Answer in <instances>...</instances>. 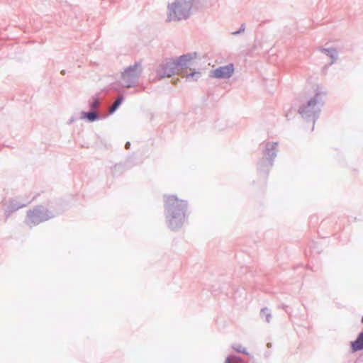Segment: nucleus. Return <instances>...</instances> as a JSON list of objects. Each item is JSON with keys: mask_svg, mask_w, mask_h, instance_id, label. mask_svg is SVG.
<instances>
[{"mask_svg": "<svg viewBox=\"0 0 363 363\" xmlns=\"http://www.w3.org/2000/svg\"><path fill=\"white\" fill-rule=\"evenodd\" d=\"M196 58V54H189L181 56L176 60H171L161 66L157 70L160 79L169 77L174 74H179L180 69L186 67L190 62Z\"/></svg>", "mask_w": 363, "mask_h": 363, "instance_id": "f257e3e1", "label": "nucleus"}, {"mask_svg": "<svg viewBox=\"0 0 363 363\" xmlns=\"http://www.w3.org/2000/svg\"><path fill=\"white\" fill-rule=\"evenodd\" d=\"M167 203L170 208L172 216L169 218V223L172 228H176L182 223L184 219V213H179L178 216H174L177 209H184L186 204L183 201H179L175 196H169L167 199Z\"/></svg>", "mask_w": 363, "mask_h": 363, "instance_id": "f03ea898", "label": "nucleus"}, {"mask_svg": "<svg viewBox=\"0 0 363 363\" xmlns=\"http://www.w3.org/2000/svg\"><path fill=\"white\" fill-rule=\"evenodd\" d=\"M170 20H180L189 16V6L180 0L172 3L169 6Z\"/></svg>", "mask_w": 363, "mask_h": 363, "instance_id": "7ed1b4c3", "label": "nucleus"}, {"mask_svg": "<svg viewBox=\"0 0 363 363\" xmlns=\"http://www.w3.org/2000/svg\"><path fill=\"white\" fill-rule=\"evenodd\" d=\"M234 71L233 64H229L212 70L209 76L211 78L228 79L233 76Z\"/></svg>", "mask_w": 363, "mask_h": 363, "instance_id": "20e7f679", "label": "nucleus"}, {"mask_svg": "<svg viewBox=\"0 0 363 363\" xmlns=\"http://www.w3.org/2000/svg\"><path fill=\"white\" fill-rule=\"evenodd\" d=\"M140 65L135 64L133 66L126 69L123 73L122 77L123 79H129L130 78L137 77L140 73Z\"/></svg>", "mask_w": 363, "mask_h": 363, "instance_id": "39448f33", "label": "nucleus"}, {"mask_svg": "<svg viewBox=\"0 0 363 363\" xmlns=\"http://www.w3.org/2000/svg\"><path fill=\"white\" fill-rule=\"evenodd\" d=\"M353 351L361 350L363 349V332L361 333L357 340L351 343Z\"/></svg>", "mask_w": 363, "mask_h": 363, "instance_id": "423d86ee", "label": "nucleus"}, {"mask_svg": "<svg viewBox=\"0 0 363 363\" xmlns=\"http://www.w3.org/2000/svg\"><path fill=\"white\" fill-rule=\"evenodd\" d=\"M201 74L199 72H194L190 74H182L183 77H186V79L189 81H191V79L195 77V80L200 77Z\"/></svg>", "mask_w": 363, "mask_h": 363, "instance_id": "0eeeda50", "label": "nucleus"}, {"mask_svg": "<svg viewBox=\"0 0 363 363\" xmlns=\"http://www.w3.org/2000/svg\"><path fill=\"white\" fill-rule=\"evenodd\" d=\"M122 100H123V98L122 97H118L116 101L115 102L113 103V104L112 105V106L110 108V110H109V112L111 113H113L116 109L117 108L121 105V102H122Z\"/></svg>", "mask_w": 363, "mask_h": 363, "instance_id": "6e6552de", "label": "nucleus"}, {"mask_svg": "<svg viewBox=\"0 0 363 363\" xmlns=\"http://www.w3.org/2000/svg\"><path fill=\"white\" fill-rule=\"evenodd\" d=\"M241 359L238 357L231 356L228 357L225 359V363H240Z\"/></svg>", "mask_w": 363, "mask_h": 363, "instance_id": "1a4fd4ad", "label": "nucleus"}, {"mask_svg": "<svg viewBox=\"0 0 363 363\" xmlns=\"http://www.w3.org/2000/svg\"><path fill=\"white\" fill-rule=\"evenodd\" d=\"M277 143H268L266 145L267 154L270 155L271 152H273L276 148Z\"/></svg>", "mask_w": 363, "mask_h": 363, "instance_id": "9d476101", "label": "nucleus"}, {"mask_svg": "<svg viewBox=\"0 0 363 363\" xmlns=\"http://www.w3.org/2000/svg\"><path fill=\"white\" fill-rule=\"evenodd\" d=\"M234 350L238 352H241V353H244V354H247V351H246V349L243 347H242L241 345H236V346H234L233 347Z\"/></svg>", "mask_w": 363, "mask_h": 363, "instance_id": "9b49d317", "label": "nucleus"}, {"mask_svg": "<svg viewBox=\"0 0 363 363\" xmlns=\"http://www.w3.org/2000/svg\"><path fill=\"white\" fill-rule=\"evenodd\" d=\"M86 117L89 121H94L97 116L94 112H90L87 113Z\"/></svg>", "mask_w": 363, "mask_h": 363, "instance_id": "f8f14e48", "label": "nucleus"}, {"mask_svg": "<svg viewBox=\"0 0 363 363\" xmlns=\"http://www.w3.org/2000/svg\"><path fill=\"white\" fill-rule=\"evenodd\" d=\"M98 104H99L98 101H96L94 103V105H93V106H94V107H96V106H98Z\"/></svg>", "mask_w": 363, "mask_h": 363, "instance_id": "ddd939ff", "label": "nucleus"}, {"mask_svg": "<svg viewBox=\"0 0 363 363\" xmlns=\"http://www.w3.org/2000/svg\"><path fill=\"white\" fill-rule=\"evenodd\" d=\"M362 323H363V317L362 318Z\"/></svg>", "mask_w": 363, "mask_h": 363, "instance_id": "4468645a", "label": "nucleus"}]
</instances>
